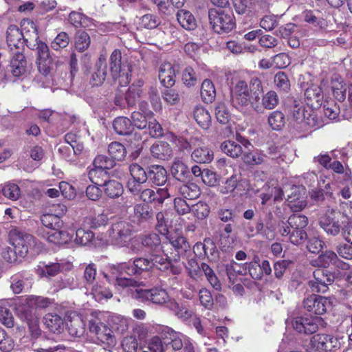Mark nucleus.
Segmentation results:
<instances>
[{
	"label": "nucleus",
	"instance_id": "1",
	"mask_svg": "<svg viewBox=\"0 0 352 352\" xmlns=\"http://www.w3.org/2000/svg\"><path fill=\"white\" fill-rule=\"evenodd\" d=\"M92 318L89 321V331L94 333L97 339L102 343L108 346H113L116 344V339L112 334L115 332L117 334L125 333L129 327L130 318L118 314H109L107 322L111 329H108L102 322L105 317V314L94 311L91 313Z\"/></svg>",
	"mask_w": 352,
	"mask_h": 352
},
{
	"label": "nucleus",
	"instance_id": "2",
	"mask_svg": "<svg viewBox=\"0 0 352 352\" xmlns=\"http://www.w3.org/2000/svg\"><path fill=\"white\" fill-rule=\"evenodd\" d=\"M170 265L168 256L158 254L150 255V258L140 257L131 261L120 263V268L124 269L126 274L129 276L141 274L143 272L149 271L154 267L160 270H166Z\"/></svg>",
	"mask_w": 352,
	"mask_h": 352
},
{
	"label": "nucleus",
	"instance_id": "3",
	"mask_svg": "<svg viewBox=\"0 0 352 352\" xmlns=\"http://www.w3.org/2000/svg\"><path fill=\"white\" fill-rule=\"evenodd\" d=\"M6 41L11 50H16L13 52L14 56L11 60V67L14 76H20L25 71V60L23 54L19 52V50L23 46V43L28 41V39L16 25H12L7 30Z\"/></svg>",
	"mask_w": 352,
	"mask_h": 352
},
{
	"label": "nucleus",
	"instance_id": "4",
	"mask_svg": "<svg viewBox=\"0 0 352 352\" xmlns=\"http://www.w3.org/2000/svg\"><path fill=\"white\" fill-rule=\"evenodd\" d=\"M133 226L128 221L118 219L113 220L107 231V243L118 247H129V243L133 239Z\"/></svg>",
	"mask_w": 352,
	"mask_h": 352
},
{
	"label": "nucleus",
	"instance_id": "5",
	"mask_svg": "<svg viewBox=\"0 0 352 352\" xmlns=\"http://www.w3.org/2000/svg\"><path fill=\"white\" fill-rule=\"evenodd\" d=\"M11 240L19 258H24L28 255L34 257L43 249L42 244L30 234L19 232L12 236Z\"/></svg>",
	"mask_w": 352,
	"mask_h": 352
},
{
	"label": "nucleus",
	"instance_id": "6",
	"mask_svg": "<svg viewBox=\"0 0 352 352\" xmlns=\"http://www.w3.org/2000/svg\"><path fill=\"white\" fill-rule=\"evenodd\" d=\"M21 305L17 308L19 316L27 322L30 328L36 327L37 320L32 314V310L47 307L50 304V299L42 296H29L21 298Z\"/></svg>",
	"mask_w": 352,
	"mask_h": 352
},
{
	"label": "nucleus",
	"instance_id": "7",
	"mask_svg": "<svg viewBox=\"0 0 352 352\" xmlns=\"http://www.w3.org/2000/svg\"><path fill=\"white\" fill-rule=\"evenodd\" d=\"M122 54L119 50H115L109 58L112 78L121 87L128 85L131 80V67L128 63H122Z\"/></svg>",
	"mask_w": 352,
	"mask_h": 352
},
{
	"label": "nucleus",
	"instance_id": "8",
	"mask_svg": "<svg viewBox=\"0 0 352 352\" xmlns=\"http://www.w3.org/2000/svg\"><path fill=\"white\" fill-rule=\"evenodd\" d=\"M230 102L239 111L246 113L249 109L250 92L248 83L244 80H237L230 88Z\"/></svg>",
	"mask_w": 352,
	"mask_h": 352
},
{
	"label": "nucleus",
	"instance_id": "9",
	"mask_svg": "<svg viewBox=\"0 0 352 352\" xmlns=\"http://www.w3.org/2000/svg\"><path fill=\"white\" fill-rule=\"evenodd\" d=\"M209 20L213 30L218 34L229 32L234 28V16L230 10H211Z\"/></svg>",
	"mask_w": 352,
	"mask_h": 352
},
{
	"label": "nucleus",
	"instance_id": "10",
	"mask_svg": "<svg viewBox=\"0 0 352 352\" xmlns=\"http://www.w3.org/2000/svg\"><path fill=\"white\" fill-rule=\"evenodd\" d=\"M324 324V322L321 317L310 315L296 316L292 320L294 330L304 335H311L317 332Z\"/></svg>",
	"mask_w": 352,
	"mask_h": 352
},
{
	"label": "nucleus",
	"instance_id": "11",
	"mask_svg": "<svg viewBox=\"0 0 352 352\" xmlns=\"http://www.w3.org/2000/svg\"><path fill=\"white\" fill-rule=\"evenodd\" d=\"M293 118L296 122V126L300 130L317 129L322 126L311 107L305 108L296 105L293 111Z\"/></svg>",
	"mask_w": 352,
	"mask_h": 352
},
{
	"label": "nucleus",
	"instance_id": "12",
	"mask_svg": "<svg viewBox=\"0 0 352 352\" xmlns=\"http://www.w3.org/2000/svg\"><path fill=\"white\" fill-rule=\"evenodd\" d=\"M134 297L144 302L164 305L168 309V304L173 301L166 291L162 288L155 287L151 289H136Z\"/></svg>",
	"mask_w": 352,
	"mask_h": 352
},
{
	"label": "nucleus",
	"instance_id": "13",
	"mask_svg": "<svg viewBox=\"0 0 352 352\" xmlns=\"http://www.w3.org/2000/svg\"><path fill=\"white\" fill-rule=\"evenodd\" d=\"M126 274L124 269L120 268V263L116 265H110L107 272L104 273V277L110 284L117 288L136 287L138 282L133 278L124 277Z\"/></svg>",
	"mask_w": 352,
	"mask_h": 352
},
{
	"label": "nucleus",
	"instance_id": "14",
	"mask_svg": "<svg viewBox=\"0 0 352 352\" xmlns=\"http://www.w3.org/2000/svg\"><path fill=\"white\" fill-rule=\"evenodd\" d=\"M334 278V274L329 271L317 269L313 273V278L308 282V286L312 292L325 293Z\"/></svg>",
	"mask_w": 352,
	"mask_h": 352
},
{
	"label": "nucleus",
	"instance_id": "15",
	"mask_svg": "<svg viewBox=\"0 0 352 352\" xmlns=\"http://www.w3.org/2000/svg\"><path fill=\"white\" fill-rule=\"evenodd\" d=\"M333 305V298L312 294L303 301L304 308L309 312L316 315H322L331 309Z\"/></svg>",
	"mask_w": 352,
	"mask_h": 352
},
{
	"label": "nucleus",
	"instance_id": "16",
	"mask_svg": "<svg viewBox=\"0 0 352 352\" xmlns=\"http://www.w3.org/2000/svg\"><path fill=\"white\" fill-rule=\"evenodd\" d=\"M131 178L127 182V188L133 194H139L141 190V185L144 184L148 179V173L138 164H132L129 166Z\"/></svg>",
	"mask_w": 352,
	"mask_h": 352
},
{
	"label": "nucleus",
	"instance_id": "17",
	"mask_svg": "<svg viewBox=\"0 0 352 352\" xmlns=\"http://www.w3.org/2000/svg\"><path fill=\"white\" fill-rule=\"evenodd\" d=\"M278 104V98L274 91H269L260 99L259 96H252L251 107L258 113H263L264 109L271 110L274 109Z\"/></svg>",
	"mask_w": 352,
	"mask_h": 352
},
{
	"label": "nucleus",
	"instance_id": "18",
	"mask_svg": "<svg viewBox=\"0 0 352 352\" xmlns=\"http://www.w3.org/2000/svg\"><path fill=\"white\" fill-rule=\"evenodd\" d=\"M74 230H67L63 227L60 229L44 230L41 233L42 237L48 243L60 245L69 243L74 236Z\"/></svg>",
	"mask_w": 352,
	"mask_h": 352
},
{
	"label": "nucleus",
	"instance_id": "19",
	"mask_svg": "<svg viewBox=\"0 0 352 352\" xmlns=\"http://www.w3.org/2000/svg\"><path fill=\"white\" fill-rule=\"evenodd\" d=\"M153 113L148 109V102L141 101L139 104V110L133 111L131 114L132 126L144 129L147 126L148 121L153 119Z\"/></svg>",
	"mask_w": 352,
	"mask_h": 352
},
{
	"label": "nucleus",
	"instance_id": "20",
	"mask_svg": "<svg viewBox=\"0 0 352 352\" xmlns=\"http://www.w3.org/2000/svg\"><path fill=\"white\" fill-rule=\"evenodd\" d=\"M158 77L161 84L165 87H171L175 85L176 71L169 62L162 63L159 67Z\"/></svg>",
	"mask_w": 352,
	"mask_h": 352
},
{
	"label": "nucleus",
	"instance_id": "21",
	"mask_svg": "<svg viewBox=\"0 0 352 352\" xmlns=\"http://www.w3.org/2000/svg\"><path fill=\"white\" fill-rule=\"evenodd\" d=\"M86 294L98 302H102L110 299L113 296L111 290L106 287L101 281H97L90 287L86 289Z\"/></svg>",
	"mask_w": 352,
	"mask_h": 352
},
{
	"label": "nucleus",
	"instance_id": "22",
	"mask_svg": "<svg viewBox=\"0 0 352 352\" xmlns=\"http://www.w3.org/2000/svg\"><path fill=\"white\" fill-rule=\"evenodd\" d=\"M142 245L151 250L150 255L158 254L168 256L166 252V247L169 245H165V243H161L160 238L157 234L146 235L142 239Z\"/></svg>",
	"mask_w": 352,
	"mask_h": 352
},
{
	"label": "nucleus",
	"instance_id": "23",
	"mask_svg": "<svg viewBox=\"0 0 352 352\" xmlns=\"http://www.w3.org/2000/svg\"><path fill=\"white\" fill-rule=\"evenodd\" d=\"M278 232L283 236H289V241L294 245L302 244L307 238L305 230L292 229L284 222L279 225Z\"/></svg>",
	"mask_w": 352,
	"mask_h": 352
},
{
	"label": "nucleus",
	"instance_id": "24",
	"mask_svg": "<svg viewBox=\"0 0 352 352\" xmlns=\"http://www.w3.org/2000/svg\"><path fill=\"white\" fill-rule=\"evenodd\" d=\"M57 207L60 212H56V214H44L41 217L42 224L49 230L60 229L63 227V223L60 217L66 213L67 208L64 205H58Z\"/></svg>",
	"mask_w": 352,
	"mask_h": 352
},
{
	"label": "nucleus",
	"instance_id": "25",
	"mask_svg": "<svg viewBox=\"0 0 352 352\" xmlns=\"http://www.w3.org/2000/svg\"><path fill=\"white\" fill-rule=\"evenodd\" d=\"M327 334H316L314 336L309 342L303 346L299 352H321L328 349Z\"/></svg>",
	"mask_w": 352,
	"mask_h": 352
},
{
	"label": "nucleus",
	"instance_id": "26",
	"mask_svg": "<svg viewBox=\"0 0 352 352\" xmlns=\"http://www.w3.org/2000/svg\"><path fill=\"white\" fill-rule=\"evenodd\" d=\"M287 197L288 206L294 212L302 210L307 204L305 197L300 193L298 186H292L291 194H287Z\"/></svg>",
	"mask_w": 352,
	"mask_h": 352
},
{
	"label": "nucleus",
	"instance_id": "27",
	"mask_svg": "<svg viewBox=\"0 0 352 352\" xmlns=\"http://www.w3.org/2000/svg\"><path fill=\"white\" fill-rule=\"evenodd\" d=\"M320 226L327 234L337 236L341 230V225L335 214H325L320 219Z\"/></svg>",
	"mask_w": 352,
	"mask_h": 352
},
{
	"label": "nucleus",
	"instance_id": "28",
	"mask_svg": "<svg viewBox=\"0 0 352 352\" xmlns=\"http://www.w3.org/2000/svg\"><path fill=\"white\" fill-rule=\"evenodd\" d=\"M164 336V342L165 344H170L173 349L175 351L182 349L184 343L186 342L188 338L185 335L170 328H166Z\"/></svg>",
	"mask_w": 352,
	"mask_h": 352
},
{
	"label": "nucleus",
	"instance_id": "29",
	"mask_svg": "<svg viewBox=\"0 0 352 352\" xmlns=\"http://www.w3.org/2000/svg\"><path fill=\"white\" fill-rule=\"evenodd\" d=\"M10 288L14 294H20L28 290L32 286V280L23 273L13 275L10 278Z\"/></svg>",
	"mask_w": 352,
	"mask_h": 352
},
{
	"label": "nucleus",
	"instance_id": "30",
	"mask_svg": "<svg viewBox=\"0 0 352 352\" xmlns=\"http://www.w3.org/2000/svg\"><path fill=\"white\" fill-rule=\"evenodd\" d=\"M305 96L309 107L317 108L321 105L323 99L322 88L317 85H311L306 89Z\"/></svg>",
	"mask_w": 352,
	"mask_h": 352
},
{
	"label": "nucleus",
	"instance_id": "31",
	"mask_svg": "<svg viewBox=\"0 0 352 352\" xmlns=\"http://www.w3.org/2000/svg\"><path fill=\"white\" fill-rule=\"evenodd\" d=\"M338 255L332 250L322 252L316 258L311 260V265L318 267L328 268L338 262Z\"/></svg>",
	"mask_w": 352,
	"mask_h": 352
},
{
	"label": "nucleus",
	"instance_id": "32",
	"mask_svg": "<svg viewBox=\"0 0 352 352\" xmlns=\"http://www.w3.org/2000/svg\"><path fill=\"white\" fill-rule=\"evenodd\" d=\"M107 76L106 58L100 56L95 66V71L91 75L90 82L94 86H98L103 83Z\"/></svg>",
	"mask_w": 352,
	"mask_h": 352
},
{
	"label": "nucleus",
	"instance_id": "33",
	"mask_svg": "<svg viewBox=\"0 0 352 352\" xmlns=\"http://www.w3.org/2000/svg\"><path fill=\"white\" fill-rule=\"evenodd\" d=\"M21 26L23 28L30 27L32 29V33L34 34V36L36 37V52H37V59L39 58H43L50 57V50L47 45L40 41L38 40V34H37V30L36 28L35 24L34 22L30 21V20H24L22 22Z\"/></svg>",
	"mask_w": 352,
	"mask_h": 352
},
{
	"label": "nucleus",
	"instance_id": "34",
	"mask_svg": "<svg viewBox=\"0 0 352 352\" xmlns=\"http://www.w3.org/2000/svg\"><path fill=\"white\" fill-rule=\"evenodd\" d=\"M152 155L157 159L166 160L173 155V151L169 144L163 141L154 143L151 147Z\"/></svg>",
	"mask_w": 352,
	"mask_h": 352
},
{
	"label": "nucleus",
	"instance_id": "35",
	"mask_svg": "<svg viewBox=\"0 0 352 352\" xmlns=\"http://www.w3.org/2000/svg\"><path fill=\"white\" fill-rule=\"evenodd\" d=\"M63 263H52L50 264L42 263L37 266L36 274L41 277L54 276L58 272L64 270Z\"/></svg>",
	"mask_w": 352,
	"mask_h": 352
},
{
	"label": "nucleus",
	"instance_id": "36",
	"mask_svg": "<svg viewBox=\"0 0 352 352\" xmlns=\"http://www.w3.org/2000/svg\"><path fill=\"white\" fill-rule=\"evenodd\" d=\"M148 178L155 185H164L167 181V172L161 166L154 165L150 167Z\"/></svg>",
	"mask_w": 352,
	"mask_h": 352
},
{
	"label": "nucleus",
	"instance_id": "37",
	"mask_svg": "<svg viewBox=\"0 0 352 352\" xmlns=\"http://www.w3.org/2000/svg\"><path fill=\"white\" fill-rule=\"evenodd\" d=\"M193 117L197 123L203 129H208L211 125V116L203 107L197 106L193 111Z\"/></svg>",
	"mask_w": 352,
	"mask_h": 352
},
{
	"label": "nucleus",
	"instance_id": "38",
	"mask_svg": "<svg viewBox=\"0 0 352 352\" xmlns=\"http://www.w3.org/2000/svg\"><path fill=\"white\" fill-rule=\"evenodd\" d=\"M177 19L181 26L187 30H192L197 26L194 16L188 10H179L177 13Z\"/></svg>",
	"mask_w": 352,
	"mask_h": 352
},
{
	"label": "nucleus",
	"instance_id": "39",
	"mask_svg": "<svg viewBox=\"0 0 352 352\" xmlns=\"http://www.w3.org/2000/svg\"><path fill=\"white\" fill-rule=\"evenodd\" d=\"M72 320L66 322L69 333L76 337H80L85 332V324L81 317L73 314Z\"/></svg>",
	"mask_w": 352,
	"mask_h": 352
},
{
	"label": "nucleus",
	"instance_id": "40",
	"mask_svg": "<svg viewBox=\"0 0 352 352\" xmlns=\"http://www.w3.org/2000/svg\"><path fill=\"white\" fill-rule=\"evenodd\" d=\"M44 323L49 330L53 333H60L63 329V320L56 314L49 313L44 317Z\"/></svg>",
	"mask_w": 352,
	"mask_h": 352
},
{
	"label": "nucleus",
	"instance_id": "41",
	"mask_svg": "<svg viewBox=\"0 0 352 352\" xmlns=\"http://www.w3.org/2000/svg\"><path fill=\"white\" fill-rule=\"evenodd\" d=\"M331 87L334 97L338 101H343L346 98V87L341 78L335 76L331 82Z\"/></svg>",
	"mask_w": 352,
	"mask_h": 352
},
{
	"label": "nucleus",
	"instance_id": "42",
	"mask_svg": "<svg viewBox=\"0 0 352 352\" xmlns=\"http://www.w3.org/2000/svg\"><path fill=\"white\" fill-rule=\"evenodd\" d=\"M113 126L115 131L119 135H128L133 130L131 120L124 116L116 118L113 121Z\"/></svg>",
	"mask_w": 352,
	"mask_h": 352
},
{
	"label": "nucleus",
	"instance_id": "43",
	"mask_svg": "<svg viewBox=\"0 0 352 352\" xmlns=\"http://www.w3.org/2000/svg\"><path fill=\"white\" fill-rule=\"evenodd\" d=\"M103 190L104 194L109 198H116L122 195L123 187L122 184L116 180H109L103 184Z\"/></svg>",
	"mask_w": 352,
	"mask_h": 352
},
{
	"label": "nucleus",
	"instance_id": "44",
	"mask_svg": "<svg viewBox=\"0 0 352 352\" xmlns=\"http://www.w3.org/2000/svg\"><path fill=\"white\" fill-rule=\"evenodd\" d=\"M201 96L206 103H211L216 97V89L213 82L208 79L203 81L201 86Z\"/></svg>",
	"mask_w": 352,
	"mask_h": 352
},
{
	"label": "nucleus",
	"instance_id": "45",
	"mask_svg": "<svg viewBox=\"0 0 352 352\" xmlns=\"http://www.w3.org/2000/svg\"><path fill=\"white\" fill-rule=\"evenodd\" d=\"M170 170L173 176L178 181L184 180L189 173L188 167L183 161L179 158L174 160Z\"/></svg>",
	"mask_w": 352,
	"mask_h": 352
},
{
	"label": "nucleus",
	"instance_id": "46",
	"mask_svg": "<svg viewBox=\"0 0 352 352\" xmlns=\"http://www.w3.org/2000/svg\"><path fill=\"white\" fill-rule=\"evenodd\" d=\"M192 159L197 163H209L214 157L213 152L208 147H200L192 152Z\"/></svg>",
	"mask_w": 352,
	"mask_h": 352
},
{
	"label": "nucleus",
	"instance_id": "47",
	"mask_svg": "<svg viewBox=\"0 0 352 352\" xmlns=\"http://www.w3.org/2000/svg\"><path fill=\"white\" fill-rule=\"evenodd\" d=\"M134 217L140 221H147L153 217L151 207L146 204H138L134 206Z\"/></svg>",
	"mask_w": 352,
	"mask_h": 352
},
{
	"label": "nucleus",
	"instance_id": "48",
	"mask_svg": "<svg viewBox=\"0 0 352 352\" xmlns=\"http://www.w3.org/2000/svg\"><path fill=\"white\" fill-rule=\"evenodd\" d=\"M267 122L273 130L281 129L285 124V118L283 112L274 111L271 112L267 118Z\"/></svg>",
	"mask_w": 352,
	"mask_h": 352
},
{
	"label": "nucleus",
	"instance_id": "49",
	"mask_svg": "<svg viewBox=\"0 0 352 352\" xmlns=\"http://www.w3.org/2000/svg\"><path fill=\"white\" fill-rule=\"evenodd\" d=\"M109 154L111 158L117 161H122L124 159L126 151L124 146L118 142H111L108 148Z\"/></svg>",
	"mask_w": 352,
	"mask_h": 352
},
{
	"label": "nucleus",
	"instance_id": "50",
	"mask_svg": "<svg viewBox=\"0 0 352 352\" xmlns=\"http://www.w3.org/2000/svg\"><path fill=\"white\" fill-rule=\"evenodd\" d=\"M143 82L139 80L138 85L133 84L126 94V100L128 105L133 106L135 104L137 100L140 98L142 93L141 87Z\"/></svg>",
	"mask_w": 352,
	"mask_h": 352
},
{
	"label": "nucleus",
	"instance_id": "51",
	"mask_svg": "<svg viewBox=\"0 0 352 352\" xmlns=\"http://www.w3.org/2000/svg\"><path fill=\"white\" fill-rule=\"evenodd\" d=\"M221 151L227 155L235 158L242 153L241 146L234 141H225L221 145Z\"/></svg>",
	"mask_w": 352,
	"mask_h": 352
},
{
	"label": "nucleus",
	"instance_id": "52",
	"mask_svg": "<svg viewBox=\"0 0 352 352\" xmlns=\"http://www.w3.org/2000/svg\"><path fill=\"white\" fill-rule=\"evenodd\" d=\"M323 114L330 121L336 120L340 113V107L333 101H325L323 104Z\"/></svg>",
	"mask_w": 352,
	"mask_h": 352
},
{
	"label": "nucleus",
	"instance_id": "53",
	"mask_svg": "<svg viewBox=\"0 0 352 352\" xmlns=\"http://www.w3.org/2000/svg\"><path fill=\"white\" fill-rule=\"evenodd\" d=\"M179 192L184 198L190 200L194 199L199 195V187L193 183L180 185Z\"/></svg>",
	"mask_w": 352,
	"mask_h": 352
},
{
	"label": "nucleus",
	"instance_id": "54",
	"mask_svg": "<svg viewBox=\"0 0 352 352\" xmlns=\"http://www.w3.org/2000/svg\"><path fill=\"white\" fill-rule=\"evenodd\" d=\"M96 274L97 269L95 264L90 263L86 266L83 274L84 285L86 289L95 284L96 282L99 281L96 280Z\"/></svg>",
	"mask_w": 352,
	"mask_h": 352
},
{
	"label": "nucleus",
	"instance_id": "55",
	"mask_svg": "<svg viewBox=\"0 0 352 352\" xmlns=\"http://www.w3.org/2000/svg\"><path fill=\"white\" fill-rule=\"evenodd\" d=\"M168 309L174 312V314L183 320H187L192 316V311L184 307L180 306L175 300L170 302Z\"/></svg>",
	"mask_w": 352,
	"mask_h": 352
},
{
	"label": "nucleus",
	"instance_id": "56",
	"mask_svg": "<svg viewBox=\"0 0 352 352\" xmlns=\"http://www.w3.org/2000/svg\"><path fill=\"white\" fill-rule=\"evenodd\" d=\"M287 223L292 229L305 230L308 225V219L304 215L294 214L289 217Z\"/></svg>",
	"mask_w": 352,
	"mask_h": 352
},
{
	"label": "nucleus",
	"instance_id": "57",
	"mask_svg": "<svg viewBox=\"0 0 352 352\" xmlns=\"http://www.w3.org/2000/svg\"><path fill=\"white\" fill-rule=\"evenodd\" d=\"M92 164L94 167H97V168L104 170V172H107V170L112 168L115 166L116 162L114 160L100 155L94 159Z\"/></svg>",
	"mask_w": 352,
	"mask_h": 352
},
{
	"label": "nucleus",
	"instance_id": "58",
	"mask_svg": "<svg viewBox=\"0 0 352 352\" xmlns=\"http://www.w3.org/2000/svg\"><path fill=\"white\" fill-rule=\"evenodd\" d=\"M288 152L286 148L283 146H276L272 145L269 146L267 153L272 160H275L278 164L285 160L286 154Z\"/></svg>",
	"mask_w": 352,
	"mask_h": 352
},
{
	"label": "nucleus",
	"instance_id": "59",
	"mask_svg": "<svg viewBox=\"0 0 352 352\" xmlns=\"http://www.w3.org/2000/svg\"><path fill=\"white\" fill-rule=\"evenodd\" d=\"M173 188L174 185L168 184L165 188H158L155 191V199L152 203L162 204L164 200L173 194Z\"/></svg>",
	"mask_w": 352,
	"mask_h": 352
},
{
	"label": "nucleus",
	"instance_id": "60",
	"mask_svg": "<svg viewBox=\"0 0 352 352\" xmlns=\"http://www.w3.org/2000/svg\"><path fill=\"white\" fill-rule=\"evenodd\" d=\"M107 172H104L93 165L89 167L88 177L95 185L102 186V181L107 177Z\"/></svg>",
	"mask_w": 352,
	"mask_h": 352
},
{
	"label": "nucleus",
	"instance_id": "61",
	"mask_svg": "<svg viewBox=\"0 0 352 352\" xmlns=\"http://www.w3.org/2000/svg\"><path fill=\"white\" fill-rule=\"evenodd\" d=\"M214 248V245L210 240H205L204 243H197L193 247V251L196 255L200 257L208 256V250L210 249V254H212L211 251Z\"/></svg>",
	"mask_w": 352,
	"mask_h": 352
},
{
	"label": "nucleus",
	"instance_id": "62",
	"mask_svg": "<svg viewBox=\"0 0 352 352\" xmlns=\"http://www.w3.org/2000/svg\"><path fill=\"white\" fill-rule=\"evenodd\" d=\"M69 21L75 27H87L91 23L89 18L78 12H72L69 16Z\"/></svg>",
	"mask_w": 352,
	"mask_h": 352
},
{
	"label": "nucleus",
	"instance_id": "63",
	"mask_svg": "<svg viewBox=\"0 0 352 352\" xmlns=\"http://www.w3.org/2000/svg\"><path fill=\"white\" fill-rule=\"evenodd\" d=\"M1 190L3 195L11 200H16L20 196L19 187L14 183L6 184Z\"/></svg>",
	"mask_w": 352,
	"mask_h": 352
},
{
	"label": "nucleus",
	"instance_id": "64",
	"mask_svg": "<svg viewBox=\"0 0 352 352\" xmlns=\"http://www.w3.org/2000/svg\"><path fill=\"white\" fill-rule=\"evenodd\" d=\"M215 116L217 121L221 124H226L230 118V113L223 102H219L215 107Z\"/></svg>",
	"mask_w": 352,
	"mask_h": 352
}]
</instances>
